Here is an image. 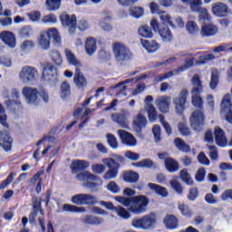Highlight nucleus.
<instances>
[{
  "label": "nucleus",
  "instance_id": "nucleus-59",
  "mask_svg": "<svg viewBox=\"0 0 232 232\" xmlns=\"http://www.w3.org/2000/svg\"><path fill=\"white\" fill-rule=\"evenodd\" d=\"M215 59V54L208 53L198 57V61H197V64H206L208 61H213Z\"/></svg>",
  "mask_w": 232,
  "mask_h": 232
},
{
  "label": "nucleus",
  "instance_id": "nucleus-31",
  "mask_svg": "<svg viewBox=\"0 0 232 232\" xmlns=\"http://www.w3.org/2000/svg\"><path fill=\"white\" fill-rule=\"evenodd\" d=\"M143 229H153L157 224V218L154 214L145 215L142 217Z\"/></svg>",
  "mask_w": 232,
  "mask_h": 232
},
{
  "label": "nucleus",
  "instance_id": "nucleus-23",
  "mask_svg": "<svg viewBox=\"0 0 232 232\" xmlns=\"http://www.w3.org/2000/svg\"><path fill=\"white\" fill-rule=\"evenodd\" d=\"M73 82L77 86V88H86V86H88V81L79 68L75 69Z\"/></svg>",
  "mask_w": 232,
  "mask_h": 232
},
{
  "label": "nucleus",
  "instance_id": "nucleus-32",
  "mask_svg": "<svg viewBox=\"0 0 232 232\" xmlns=\"http://www.w3.org/2000/svg\"><path fill=\"white\" fill-rule=\"evenodd\" d=\"M65 57L67 60V63L71 64L72 66H75V68H81L82 66V63H81V61L77 60V57H75V54L70 51V49L64 50Z\"/></svg>",
  "mask_w": 232,
  "mask_h": 232
},
{
  "label": "nucleus",
  "instance_id": "nucleus-27",
  "mask_svg": "<svg viewBox=\"0 0 232 232\" xmlns=\"http://www.w3.org/2000/svg\"><path fill=\"white\" fill-rule=\"evenodd\" d=\"M141 45L143 46V48H145V50H147V52H149V53H153L155 52H157V50H159V48H160V44L159 43H157V41L155 40H144L141 39L140 40Z\"/></svg>",
  "mask_w": 232,
  "mask_h": 232
},
{
  "label": "nucleus",
  "instance_id": "nucleus-36",
  "mask_svg": "<svg viewBox=\"0 0 232 232\" xmlns=\"http://www.w3.org/2000/svg\"><path fill=\"white\" fill-rule=\"evenodd\" d=\"M85 50L88 55H93L97 52V41L93 37L87 38L85 42Z\"/></svg>",
  "mask_w": 232,
  "mask_h": 232
},
{
  "label": "nucleus",
  "instance_id": "nucleus-48",
  "mask_svg": "<svg viewBox=\"0 0 232 232\" xmlns=\"http://www.w3.org/2000/svg\"><path fill=\"white\" fill-rule=\"evenodd\" d=\"M159 15L163 24H169V26H171V28H175V24H173V21H171V16L169 15V14H168V12L161 11Z\"/></svg>",
  "mask_w": 232,
  "mask_h": 232
},
{
  "label": "nucleus",
  "instance_id": "nucleus-38",
  "mask_svg": "<svg viewBox=\"0 0 232 232\" xmlns=\"http://www.w3.org/2000/svg\"><path fill=\"white\" fill-rule=\"evenodd\" d=\"M174 144L176 148H178V150L183 153H189V151H191V147L180 138H176L174 140Z\"/></svg>",
  "mask_w": 232,
  "mask_h": 232
},
{
  "label": "nucleus",
  "instance_id": "nucleus-25",
  "mask_svg": "<svg viewBox=\"0 0 232 232\" xmlns=\"http://www.w3.org/2000/svg\"><path fill=\"white\" fill-rule=\"evenodd\" d=\"M192 12H198V14H199L198 19L201 21V23H211V14H209L207 8H203L202 6L198 5L192 9Z\"/></svg>",
  "mask_w": 232,
  "mask_h": 232
},
{
  "label": "nucleus",
  "instance_id": "nucleus-51",
  "mask_svg": "<svg viewBox=\"0 0 232 232\" xmlns=\"http://www.w3.org/2000/svg\"><path fill=\"white\" fill-rule=\"evenodd\" d=\"M114 211L117 213L118 217H121V218L128 219L131 217V214L121 206L116 207Z\"/></svg>",
  "mask_w": 232,
  "mask_h": 232
},
{
  "label": "nucleus",
  "instance_id": "nucleus-33",
  "mask_svg": "<svg viewBox=\"0 0 232 232\" xmlns=\"http://www.w3.org/2000/svg\"><path fill=\"white\" fill-rule=\"evenodd\" d=\"M163 222L167 229H177L179 227V218L175 215H167Z\"/></svg>",
  "mask_w": 232,
  "mask_h": 232
},
{
  "label": "nucleus",
  "instance_id": "nucleus-34",
  "mask_svg": "<svg viewBox=\"0 0 232 232\" xmlns=\"http://www.w3.org/2000/svg\"><path fill=\"white\" fill-rule=\"evenodd\" d=\"M148 188L151 189L152 191H155L157 195L160 197H162L163 198H166L168 195H169V192H168V189L160 185L155 184V183H149Z\"/></svg>",
  "mask_w": 232,
  "mask_h": 232
},
{
  "label": "nucleus",
  "instance_id": "nucleus-60",
  "mask_svg": "<svg viewBox=\"0 0 232 232\" xmlns=\"http://www.w3.org/2000/svg\"><path fill=\"white\" fill-rule=\"evenodd\" d=\"M209 86L211 90H216L218 86V72H212Z\"/></svg>",
  "mask_w": 232,
  "mask_h": 232
},
{
  "label": "nucleus",
  "instance_id": "nucleus-63",
  "mask_svg": "<svg viewBox=\"0 0 232 232\" xmlns=\"http://www.w3.org/2000/svg\"><path fill=\"white\" fill-rule=\"evenodd\" d=\"M152 133L154 135V139L156 142H160V135H161V130L160 125H154L152 128Z\"/></svg>",
  "mask_w": 232,
  "mask_h": 232
},
{
  "label": "nucleus",
  "instance_id": "nucleus-42",
  "mask_svg": "<svg viewBox=\"0 0 232 232\" xmlns=\"http://www.w3.org/2000/svg\"><path fill=\"white\" fill-rule=\"evenodd\" d=\"M77 180L80 182H84V180H97V176L92 174L90 171L86 170L83 172H79L76 175Z\"/></svg>",
  "mask_w": 232,
  "mask_h": 232
},
{
  "label": "nucleus",
  "instance_id": "nucleus-10",
  "mask_svg": "<svg viewBox=\"0 0 232 232\" xmlns=\"http://www.w3.org/2000/svg\"><path fill=\"white\" fill-rule=\"evenodd\" d=\"M37 75H39L37 68L29 65L24 66L20 72V78L24 82H34Z\"/></svg>",
  "mask_w": 232,
  "mask_h": 232
},
{
  "label": "nucleus",
  "instance_id": "nucleus-13",
  "mask_svg": "<svg viewBox=\"0 0 232 232\" xmlns=\"http://www.w3.org/2000/svg\"><path fill=\"white\" fill-rule=\"evenodd\" d=\"M128 115L130 113L128 111L123 112H114L111 115V121L119 124L121 128H124L125 130L130 128V121H128Z\"/></svg>",
  "mask_w": 232,
  "mask_h": 232
},
{
  "label": "nucleus",
  "instance_id": "nucleus-1",
  "mask_svg": "<svg viewBox=\"0 0 232 232\" xmlns=\"http://www.w3.org/2000/svg\"><path fill=\"white\" fill-rule=\"evenodd\" d=\"M191 102L194 108L198 110L194 111L189 118L190 127L194 131L199 133L204 130L206 125V115L204 114V99H202V93L204 92V85L200 75L194 74L191 79Z\"/></svg>",
  "mask_w": 232,
  "mask_h": 232
},
{
  "label": "nucleus",
  "instance_id": "nucleus-43",
  "mask_svg": "<svg viewBox=\"0 0 232 232\" xmlns=\"http://www.w3.org/2000/svg\"><path fill=\"white\" fill-rule=\"evenodd\" d=\"M178 209L180 211L181 215L186 218H191L193 217V210H191L188 205L180 203L178 205Z\"/></svg>",
  "mask_w": 232,
  "mask_h": 232
},
{
  "label": "nucleus",
  "instance_id": "nucleus-62",
  "mask_svg": "<svg viewBox=\"0 0 232 232\" xmlns=\"http://www.w3.org/2000/svg\"><path fill=\"white\" fill-rule=\"evenodd\" d=\"M107 189L111 191V193H119L121 187H119L115 181H110L107 185Z\"/></svg>",
  "mask_w": 232,
  "mask_h": 232
},
{
  "label": "nucleus",
  "instance_id": "nucleus-61",
  "mask_svg": "<svg viewBox=\"0 0 232 232\" xmlns=\"http://www.w3.org/2000/svg\"><path fill=\"white\" fill-rule=\"evenodd\" d=\"M197 182H203L204 179H206V169L199 168L195 176Z\"/></svg>",
  "mask_w": 232,
  "mask_h": 232
},
{
  "label": "nucleus",
  "instance_id": "nucleus-50",
  "mask_svg": "<svg viewBox=\"0 0 232 232\" xmlns=\"http://www.w3.org/2000/svg\"><path fill=\"white\" fill-rule=\"evenodd\" d=\"M188 200L190 202H195L198 198V188L193 187L188 189V194L187 195Z\"/></svg>",
  "mask_w": 232,
  "mask_h": 232
},
{
  "label": "nucleus",
  "instance_id": "nucleus-15",
  "mask_svg": "<svg viewBox=\"0 0 232 232\" xmlns=\"http://www.w3.org/2000/svg\"><path fill=\"white\" fill-rule=\"evenodd\" d=\"M23 95L29 104H37L39 99V92L35 88L24 87L22 91Z\"/></svg>",
  "mask_w": 232,
  "mask_h": 232
},
{
  "label": "nucleus",
  "instance_id": "nucleus-18",
  "mask_svg": "<svg viewBox=\"0 0 232 232\" xmlns=\"http://www.w3.org/2000/svg\"><path fill=\"white\" fill-rule=\"evenodd\" d=\"M214 137L216 140V144L219 148H226L227 146V138L226 137V132L219 126H217L214 129Z\"/></svg>",
  "mask_w": 232,
  "mask_h": 232
},
{
  "label": "nucleus",
  "instance_id": "nucleus-53",
  "mask_svg": "<svg viewBox=\"0 0 232 232\" xmlns=\"http://www.w3.org/2000/svg\"><path fill=\"white\" fill-rule=\"evenodd\" d=\"M61 93L63 99H66V97H70V94L72 93L70 89V83L68 82H63L61 85Z\"/></svg>",
  "mask_w": 232,
  "mask_h": 232
},
{
  "label": "nucleus",
  "instance_id": "nucleus-56",
  "mask_svg": "<svg viewBox=\"0 0 232 232\" xmlns=\"http://www.w3.org/2000/svg\"><path fill=\"white\" fill-rule=\"evenodd\" d=\"M170 186L178 193V195H182L184 193V188H182V184L179 182V180L172 179L170 180Z\"/></svg>",
  "mask_w": 232,
  "mask_h": 232
},
{
  "label": "nucleus",
  "instance_id": "nucleus-21",
  "mask_svg": "<svg viewBox=\"0 0 232 232\" xmlns=\"http://www.w3.org/2000/svg\"><path fill=\"white\" fill-rule=\"evenodd\" d=\"M90 168V162L85 160H75L70 165L72 173H79V171H86Z\"/></svg>",
  "mask_w": 232,
  "mask_h": 232
},
{
  "label": "nucleus",
  "instance_id": "nucleus-14",
  "mask_svg": "<svg viewBox=\"0 0 232 232\" xmlns=\"http://www.w3.org/2000/svg\"><path fill=\"white\" fill-rule=\"evenodd\" d=\"M14 139L10 136V132L6 130H0V146L5 151H12Z\"/></svg>",
  "mask_w": 232,
  "mask_h": 232
},
{
  "label": "nucleus",
  "instance_id": "nucleus-26",
  "mask_svg": "<svg viewBox=\"0 0 232 232\" xmlns=\"http://www.w3.org/2000/svg\"><path fill=\"white\" fill-rule=\"evenodd\" d=\"M218 28L213 24H207L201 27V35L202 37H213L218 34Z\"/></svg>",
  "mask_w": 232,
  "mask_h": 232
},
{
  "label": "nucleus",
  "instance_id": "nucleus-54",
  "mask_svg": "<svg viewBox=\"0 0 232 232\" xmlns=\"http://www.w3.org/2000/svg\"><path fill=\"white\" fill-rule=\"evenodd\" d=\"M178 129L179 133H181V135H183L184 137H188L191 135V130H189V127H188V124L184 122H179L178 124Z\"/></svg>",
  "mask_w": 232,
  "mask_h": 232
},
{
  "label": "nucleus",
  "instance_id": "nucleus-28",
  "mask_svg": "<svg viewBox=\"0 0 232 232\" xmlns=\"http://www.w3.org/2000/svg\"><path fill=\"white\" fill-rule=\"evenodd\" d=\"M139 173L133 170H125L122 172V180L129 184H135V182H139Z\"/></svg>",
  "mask_w": 232,
  "mask_h": 232
},
{
  "label": "nucleus",
  "instance_id": "nucleus-30",
  "mask_svg": "<svg viewBox=\"0 0 232 232\" xmlns=\"http://www.w3.org/2000/svg\"><path fill=\"white\" fill-rule=\"evenodd\" d=\"M156 106L161 113H168L169 111V102L168 96H161L156 100Z\"/></svg>",
  "mask_w": 232,
  "mask_h": 232
},
{
  "label": "nucleus",
  "instance_id": "nucleus-20",
  "mask_svg": "<svg viewBox=\"0 0 232 232\" xmlns=\"http://www.w3.org/2000/svg\"><path fill=\"white\" fill-rule=\"evenodd\" d=\"M228 12L229 7L222 2H218L212 5V14H214L216 17H226Z\"/></svg>",
  "mask_w": 232,
  "mask_h": 232
},
{
  "label": "nucleus",
  "instance_id": "nucleus-64",
  "mask_svg": "<svg viewBox=\"0 0 232 232\" xmlns=\"http://www.w3.org/2000/svg\"><path fill=\"white\" fill-rule=\"evenodd\" d=\"M27 17H29L30 21L35 23L41 19V12L39 11H32L31 13L27 14Z\"/></svg>",
  "mask_w": 232,
  "mask_h": 232
},
{
  "label": "nucleus",
  "instance_id": "nucleus-46",
  "mask_svg": "<svg viewBox=\"0 0 232 232\" xmlns=\"http://www.w3.org/2000/svg\"><path fill=\"white\" fill-rule=\"evenodd\" d=\"M130 15L134 17V19H140L144 15V7L141 6H132L129 11Z\"/></svg>",
  "mask_w": 232,
  "mask_h": 232
},
{
  "label": "nucleus",
  "instance_id": "nucleus-41",
  "mask_svg": "<svg viewBox=\"0 0 232 232\" xmlns=\"http://www.w3.org/2000/svg\"><path fill=\"white\" fill-rule=\"evenodd\" d=\"M63 209L67 213H84L86 211V208L84 207H77L70 204H64Z\"/></svg>",
  "mask_w": 232,
  "mask_h": 232
},
{
  "label": "nucleus",
  "instance_id": "nucleus-57",
  "mask_svg": "<svg viewBox=\"0 0 232 232\" xmlns=\"http://www.w3.org/2000/svg\"><path fill=\"white\" fill-rule=\"evenodd\" d=\"M16 173L11 172L7 178L0 183V189H5V188H6L7 186H10V184H12V182H14V179L16 176Z\"/></svg>",
  "mask_w": 232,
  "mask_h": 232
},
{
  "label": "nucleus",
  "instance_id": "nucleus-45",
  "mask_svg": "<svg viewBox=\"0 0 232 232\" xmlns=\"http://www.w3.org/2000/svg\"><path fill=\"white\" fill-rule=\"evenodd\" d=\"M50 57L53 64L56 66H61V64H63V56L59 51L52 50L50 52Z\"/></svg>",
  "mask_w": 232,
  "mask_h": 232
},
{
  "label": "nucleus",
  "instance_id": "nucleus-58",
  "mask_svg": "<svg viewBox=\"0 0 232 232\" xmlns=\"http://www.w3.org/2000/svg\"><path fill=\"white\" fill-rule=\"evenodd\" d=\"M98 59H100V61H110V59H111V53L102 49L98 53Z\"/></svg>",
  "mask_w": 232,
  "mask_h": 232
},
{
  "label": "nucleus",
  "instance_id": "nucleus-19",
  "mask_svg": "<svg viewBox=\"0 0 232 232\" xmlns=\"http://www.w3.org/2000/svg\"><path fill=\"white\" fill-rule=\"evenodd\" d=\"M0 39L9 48H15L17 40L14 33L10 31H3L0 33Z\"/></svg>",
  "mask_w": 232,
  "mask_h": 232
},
{
  "label": "nucleus",
  "instance_id": "nucleus-5",
  "mask_svg": "<svg viewBox=\"0 0 232 232\" xmlns=\"http://www.w3.org/2000/svg\"><path fill=\"white\" fill-rule=\"evenodd\" d=\"M52 40L53 44L61 46V34L55 28H51L45 32L41 33L38 44L43 50H50V41Z\"/></svg>",
  "mask_w": 232,
  "mask_h": 232
},
{
  "label": "nucleus",
  "instance_id": "nucleus-24",
  "mask_svg": "<svg viewBox=\"0 0 232 232\" xmlns=\"http://www.w3.org/2000/svg\"><path fill=\"white\" fill-rule=\"evenodd\" d=\"M164 165L169 173H177V171L180 169V165L179 164V161L171 157H167L164 160Z\"/></svg>",
  "mask_w": 232,
  "mask_h": 232
},
{
  "label": "nucleus",
  "instance_id": "nucleus-22",
  "mask_svg": "<svg viewBox=\"0 0 232 232\" xmlns=\"http://www.w3.org/2000/svg\"><path fill=\"white\" fill-rule=\"evenodd\" d=\"M43 173H44V170H39L30 179V184L33 186L35 185L38 180L34 188L37 195L41 194V191H43V178H41Z\"/></svg>",
  "mask_w": 232,
  "mask_h": 232
},
{
  "label": "nucleus",
  "instance_id": "nucleus-12",
  "mask_svg": "<svg viewBox=\"0 0 232 232\" xmlns=\"http://www.w3.org/2000/svg\"><path fill=\"white\" fill-rule=\"evenodd\" d=\"M42 79L47 82H55L57 81V68L52 63H47L44 67Z\"/></svg>",
  "mask_w": 232,
  "mask_h": 232
},
{
  "label": "nucleus",
  "instance_id": "nucleus-3",
  "mask_svg": "<svg viewBox=\"0 0 232 232\" xmlns=\"http://www.w3.org/2000/svg\"><path fill=\"white\" fill-rule=\"evenodd\" d=\"M126 159L122 155L113 154L112 158H105L102 160L109 168V170L103 175L104 180L117 179L121 164H124Z\"/></svg>",
  "mask_w": 232,
  "mask_h": 232
},
{
  "label": "nucleus",
  "instance_id": "nucleus-35",
  "mask_svg": "<svg viewBox=\"0 0 232 232\" xmlns=\"http://www.w3.org/2000/svg\"><path fill=\"white\" fill-rule=\"evenodd\" d=\"M82 222H83V224H88L89 226H101V224L104 222V218L87 215L82 219Z\"/></svg>",
  "mask_w": 232,
  "mask_h": 232
},
{
  "label": "nucleus",
  "instance_id": "nucleus-11",
  "mask_svg": "<svg viewBox=\"0 0 232 232\" xmlns=\"http://www.w3.org/2000/svg\"><path fill=\"white\" fill-rule=\"evenodd\" d=\"M189 92L188 89H182L179 97L174 98L173 102L175 104L177 113L182 115L184 110H186V102L188 101V95Z\"/></svg>",
  "mask_w": 232,
  "mask_h": 232
},
{
  "label": "nucleus",
  "instance_id": "nucleus-40",
  "mask_svg": "<svg viewBox=\"0 0 232 232\" xmlns=\"http://www.w3.org/2000/svg\"><path fill=\"white\" fill-rule=\"evenodd\" d=\"M138 33L139 35L144 37L145 39H151V37H153V31L151 30V27H150V25L148 24L141 25L138 29Z\"/></svg>",
  "mask_w": 232,
  "mask_h": 232
},
{
  "label": "nucleus",
  "instance_id": "nucleus-29",
  "mask_svg": "<svg viewBox=\"0 0 232 232\" xmlns=\"http://www.w3.org/2000/svg\"><path fill=\"white\" fill-rule=\"evenodd\" d=\"M158 34L164 43H169L173 41V33L169 29V27H168V25L161 26L159 29Z\"/></svg>",
  "mask_w": 232,
  "mask_h": 232
},
{
  "label": "nucleus",
  "instance_id": "nucleus-44",
  "mask_svg": "<svg viewBox=\"0 0 232 232\" xmlns=\"http://www.w3.org/2000/svg\"><path fill=\"white\" fill-rule=\"evenodd\" d=\"M62 0H46L45 6L49 12H55L61 8Z\"/></svg>",
  "mask_w": 232,
  "mask_h": 232
},
{
  "label": "nucleus",
  "instance_id": "nucleus-6",
  "mask_svg": "<svg viewBox=\"0 0 232 232\" xmlns=\"http://www.w3.org/2000/svg\"><path fill=\"white\" fill-rule=\"evenodd\" d=\"M50 198H52V189L48 188L45 191V198L43 199L40 198L39 199L33 200V211L29 215V222L30 224H35L37 222V215H44V209H43V202H45V206L50 204Z\"/></svg>",
  "mask_w": 232,
  "mask_h": 232
},
{
  "label": "nucleus",
  "instance_id": "nucleus-17",
  "mask_svg": "<svg viewBox=\"0 0 232 232\" xmlns=\"http://www.w3.org/2000/svg\"><path fill=\"white\" fill-rule=\"evenodd\" d=\"M148 119L142 113H138L132 121V127L136 133H142V130L146 128Z\"/></svg>",
  "mask_w": 232,
  "mask_h": 232
},
{
  "label": "nucleus",
  "instance_id": "nucleus-37",
  "mask_svg": "<svg viewBox=\"0 0 232 232\" xmlns=\"http://www.w3.org/2000/svg\"><path fill=\"white\" fill-rule=\"evenodd\" d=\"M145 111L148 113L150 122H155L157 118L159 117V113L157 112V109L151 103L145 104Z\"/></svg>",
  "mask_w": 232,
  "mask_h": 232
},
{
  "label": "nucleus",
  "instance_id": "nucleus-8",
  "mask_svg": "<svg viewBox=\"0 0 232 232\" xmlns=\"http://www.w3.org/2000/svg\"><path fill=\"white\" fill-rule=\"evenodd\" d=\"M195 65V58H187L185 59V64L178 67L174 72L169 71L163 75L156 76L155 81L157 82H162V81H166V79H169V77H173L175 73H182V72H186L188 68H193Z\"/></svg>",
  "mask_w": 232,
  "mask_h": 232
},
{
  "label": "nucleus",
  "instance_id": "nucleus-49",
  "mask_svg": "<svg viewBox=\"0 0 232 232\" xmlns=\"http://www.w3.org/2000/svg\"><path fill=\"white\" fill-rule=\"evenodd\" d=\"M186 26L188 34H191L192 35H195V34H198V32L200 31V28H198V25L195 21H188Z\"/></svg>",
  "mask_w": 232,
  "mask_h": 232
},
{
  "label": "nucleus",
  "instance_id": "nucleus-55",
  "mask_svg": "<svg viewBox=\"0 0 232 232\" xmlns=\"http://www.w3.org/2000/svg\"><path fill=\"white\" fill-rule=\"evenodd\" d=\"M11 97H12V99L8 101V102L11 106H13V104L21 106V102H19V91H17L16 89H13Z\"/></svg>",
  "mask_w": 232,
  "mask_h": 232
},
{
  "label": "nucleus",
  "instance_id": "nucleus-16",
  "mask_svg": "<svg viewBox=\"0 0 232 232\" xmlns=\"http://www.w3.org/2000/svg\"><path fill=\"white\" fill-rule=\"evenodd\" d=\"M118 135L123 144L126 146H137V139L133 134L124 130H118Z\"/></svg>",
  "mask_w": 232,
  "mask_h": 232
},
{
  "label": "nucleus",
  "instance_id": "nucleus-9",
  "mask_svg": "<svg viewBox=\"0 0 232 232\" xmlns=\"http://www.w3.org/2000/svg\"><path fill=\"white\" fill-rule=\"evenodd\" d=\"M72 202L76 206H95L97 197L92 194H76L72 197Z\"/></svg>",
  "mask_w": 232,
  "mask_h": 232
},
{
  "label": "nucleus",
  "instance_id": "nucleus-39",
  "mask_svg": "<svg viewBox=\"0 0 232 232\" xmlns=\"http://www.w3.org/2000/svg\"><path fill=\"white\" fill-rule=\"evenodd\" d=\"M18 35L21 39H29L31 35H34V27L30 25H24L18 31Z\"/></svg>",
  "mask_w": 232,
  "mask_h": 232
},
{
  "label": "nucleus",
  "instance_id": "nucleus-47",
  "mask_svg": "<svg viewBox=\"0 0 232 232\" xmlns=\"http://www.w3.org/2000/svg\"><path fill=\"white\" fill-rule=\"evenodd\" d=\"M179 177L185 184L188 186H193V179H191L189 172H188V169H182L179 171Z\"/></svg>",
  "mask_w": 232,
  "mask_h": 232
},
{
  "label": "nucleus",
  "instance_id": "nucleus-7",
  "mask_svg": "<svg viewBox=\"0 0 232 232\" xmlns=\"http://www.w3.org/2000/svg\"><path fill=\"white\" fill-rule=\"evenodd\" d=\"M60 23L64 28H68L69 34L73 35L77 32V15H70L67 12H63L60 16Z\"/></svg>",
  "mask_w": 232,
  "mask_h": 232
},
{
  "label": "nucleus",
  "instance_id": "nucleus-52",
  "mask_svg": "<svg viewBox=\"0 0 232 232\" xmlns=\"http://www.w3.org/2000/svg\"><path fill=\"white\" fill-rule=\"evenodd\" d=\"M107 142L112 150H117L119 148V142L117 141V138H115V135L111 133H108L106 135Z\"/></svg>",
  "mask_w": 232,
  "mask_h": 232
},
{
  "label": "nucleus",
  "instance_id": "nucleus-4",
  "mask_svg": "<svg viewBox=\"0 0 232 232\" xmlns=\"http://www.w3.org/2000/svg\"><path fill=\"white\" fill-rule=\"evenodd\" d=\"M112 53L116 63H119L120 64L130 63V61L133 59L131 49L122 42H115L112 44Z\"/></svg>",
  "mask_w": 232,
  "mask_h": 232
},
{
  "label": "nucleus",
  "instance_id": "nucleus-2",
  "mask_svg": "<svg viewBox=\"0 0 232 232\" xmlns=\"http://www.w3.org/2000/svg\"><path fill=\"white\" fill-rule=\"evenodd\" d=\"M116 202L129 208V211L134 215H142L146 213L148 204H150V198L144 195L126 198L122 196L115 197Z\"/></svg>",
  "mask_w": 232,
  "mask_h": 232
}]
</instances>
